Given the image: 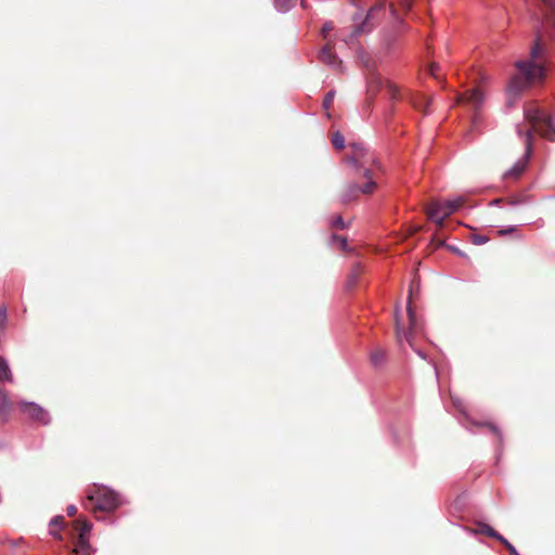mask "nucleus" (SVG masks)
Instances as JSON below:
<instances>
[{
  "label": "nucleus",
  "instance_id": "f257e3e1",
  "mask_svg": "<svg viewBox=\"0 0 555 555\" xmlns=\"http://www.w3.org/2000/svg\"><path fill=\"white\" fill-rule=\"evenodd\" d=\"M386 13V3L379 1L373 4L367 11L360 9L351 16L352 25L350 33L344 38L348 46L353 44L360 36L370 35L382 22Z\"/></svg>",
  "mask_w": 555,
  "mask_h": 555
},
{
  "label": "nucleus",
  "instance_id": "f03ea898",
  "mask_svg": "<svg viewBox=\"0 0 555 555\" xmlns=\"http://www.w3.org/2000/svg\"><path fill=\"white\" fill-rule=\"evenodd\" d=\"M546 46L541 34L538 33L529 52V60L517 61L516 67L528 79H544L546 75Z\"/></svg>",
  "mask_w": 555,
  "mask_h": 555
},
{
  "label": "nucleus",
  "instance_id": "7ed1b4c3",
  "mask_svg": "<svg viewBox=\"0 0 555 555\" xmlns=\"http://www.w3.org/2000/svg\"><path fill=\"white\" fill-rule=\"evenodd\" d=\"M86 499V505L94 511L113 512L121 504L119 494L103 485L88 489Z\"/></svg>",
  "mask_w": 555,
  "mask_h": 555
},
{
  "label": "nucleus",
  "instance_id": "20e7f679",
  "mask_svg": "<svg viewBox=\"0 0 555 555\" xmlns=\"http://www.w3.org/2000/svg\"><path fill=\"white\" fill-rule=\"evenodd\" d=\"M399 313H400V311H399V308L397 307L395 318H396V334H397L398 343L402 344V341L405 340L406 343H409L411 348H413V350L422 359H426L425 353L421 349L414 348V346H413V333L418 331L420 325H418L416 312L412 306V288H410L408 302H406V313H408V318H409V330L408 331H404L402 328Z\"/></svg>",
  "mask_w": 555,
  "mask_h": 555
},
{
  "label": "nucleus",
  "instance_id": "39448f33",
  "mask_svg": "<svg viewBox=\"0 0 555 555\" xmlns=\"http://www.w3.org/2000/svg\"><path fill=\"white\" fill-rule=\"evenodd\" d=\"M525 118L533 126H541L543 134L555 141V116L547 114L540 107L529 106L524 111Z\"/></svg>",
  "mask_w": 555,
  "mask_h": 555
},
{
  "label": "nucleus",
  "instance_id": "423d86ee",
  "mask_svg": "<svg viewBox=\"0 0 555 555\" xmlns=\"http://www.w3.org/2000/svg\"><path fill=\"white\" fill-rule=\"evenodd\" d=\"M464 198L459 196L444 202L431 203L426 209L427 217L430 221L442 227L446 218L455 212L462 206Z\"/></svg>",
  "mask_w": 555,
  "mask_h": 555
},
{
  "label": "nucleus",
  "instance_id": "0eeeda50",
  "mask_svg": "<svg viewBox=\"0 0 555 555\" xmlns=\"http://www.w3.org/2000/svg\"><path fill=\"white\" fill-rule=\"evenodd\" d=\"M451 400H452L454 408H456L461 414L459 416V422L463 427H465L466 429H468L470 431H474V428H488L489 431H491L499 438V440L502 439V433L495 424L490 423V422L475 421L467 413L464 402L460 398L451 396Z\"/></svg>",
  "mask_w": 555,
  "mask_h": 555
},
{
  "label": "nucleus",
  "instance_id": "6e6552de",
  "mask_svg": "<svg viewBox=\"0 0 555 555\" xmlns=\"http://www.w3.org/2000/svg\"><path fill=\"white\" fill-rule=\"evenodd\" d=\"M517 132L519 135H525L526 137V151H525V154L522 156V158L518 159L509 169H507L504 173H503V178L506 179V178H519L521 176V173L524 172L526 166H527V162H528V158L530 157V154H531V149H532V131L531 130H526L525 132H522V130L517 127Z\"/></svg>",
  "mask_w": 555,
  "mask_h": 555
},
{
  "label": "nucleus",
  "instance_id": "1a4fd4ad",
  "mask_svg": "<svg viewBox=\"0 0 555 555\" xmlns=\"http://www.w3.org/2000/svg\"><path fill=\"white\" fill-rule=\"evenodd\" d=\"M538 79H528L525 75H515L509 79V82L506 88V105L508 107H513L517 100L520 98L522 91L528 88V86L537 81Z\"/></svg>",
  "mask_w": 555,
  "mask_h": 555
},
{
  "label": "nucleus",
  "instance_id": "9d476101",
  "mask_svg": "<svg viewBox=\"0 0 555 555\" xmlns=\"http://www.w3.org/2000/svg\"><path fill=\"white\" fill-rule=\"evenodd\" d=\"M20 410L25 414L31 422L39 425L46 426L51 423L49 412L34 401H21L18 403Z\"/></svg>",
  "mask_w": 555,
  "mask_h": 555
},
{
  "label": "nucleus",
  "instance_id": "9b49d317",
  "mask_svg": "<svg viewBox=\"0 0 555 555\" xmlns=\"http://www.w3.org/2000/svg\"><path fill=\"white\" fill-rule=\"evenodd\" d=\"M376 188V183L373 179H370V181H366L363 185H360L357 182H350L347 186L345 192L341 195V202L344 204H348L350 202H353L358 199L360 194H370L372 193Z\"/></svg>",
  "mask_w": 555,
  "mask_h": 555
},
{
  "label": "nucleus",
  "instance_id": "f8f14e48",
  "mask_svg": "<svg viewBox=\"0 0 555 555\" xmlns=\"http://www.w3.org/2000/svg\"><path fill=\"white\" fill-rule=\"evenodd\" d=\"M319 60L331 68L338 70L340 73L344 72L345 67L343 65V61L339 56L333 52L328 46H324L319 52Z\"/></svg>",
  "mask_w": 555,
  "mask_h": 555
},
{
  "label": "nucleus",
  "instance_id": "ddd939ff",
  "mask_svg": "<svg viewBox=\"0 0 555 555\" xmlns=\"http://www.w3.org/2000/svg\"><path fill=\"white\" fill-rule=\"evenodd\" d=\"M349 146L353 151V155L347 156L345 158L346 164L353 166V168L358 171L363 167V163L360 160V156L364 155L365 146L363 143L353 142L349 143Z\"/></svg>",
  "mask_w": 555,
  "mask_h": 555
},
{
  "label": "nucleus",
  "instance_id": "4468645a",
  "mask_svg": "<svg viewBox=\"0 0 555 555\" xmlns=\"http://www.w3.org/2000/svg\"><path fill=\"white\" fill-rule=\"evenodd\" d=\"M461 101L470 104L474 109H479L483 104L485 95L479 88H473L462 95Z\"/></svg>",
  "mask_w": 555,
  "mask_h": 555
},
{
  "label": "nucleus",
  "instance_id": "2eb2a0df",
  "mask_svg": "<svg viewBox=\"0 0 555 555\" xmlns=\"http://www.w3.org/2000/svg\"><path fill=\"white\" fill-rule=\"evenodd\" d=\"M75 555H92L94 551L92 550L87 538L78 539L74 548Z\"/></svg>",
  "mask_w": 555,
  "mask_h": 555
},
{
  "label": "nucleus",
  "instance_id": "dca6fc26",
  "mask_svg": "<svg viewBox=\"0 0 555 555\" xmlns=\"http://www.w3.org/2000/svg\"><path fill=\"white\" fill-rule=\"evenodd\" d=\"M0 380L10 383L13 382L9 362L3 357H0Z\"/></svg>",
  "mask_w": 555,
  "mask_h": 555
},
{
  "label": "nucleus",
  "instance_id": "f3484780",
  "mask_svg": "<svg viewBox=\"0 0 555 555\" xmlns=\"http://www.w3.org/2000/svg\"><path fill=\"white\" fill-rule=\"evenodd\" d=\"M295 4V0H274V7L280 13H287Z\"/></svg>",
  "mask_w": 555,
  "mask_h": 555
},
{
  "label": "nucleus",
  "instance_id": "a211bd4d",
  "mask_svg": "<svg viewBox=\"0 0 555 555\" xmlns=\"http://www.w3.org/2000/svg\"><path fill=\"white\" fill-rule=\"evenodd\" d=\"M386 359V354L383 350H376L371 353V362L375 367L380 366Z\"/></svg>",
  "mask_w": 555,
  "mask_h": 555
},
{
  "label": "nucleus",
  "instance_id": "6ab92c4d",
  "mask_svg": "<svg viewBox=\"0 0 555 555\" xmlns=\"http://www.w3.org/2000/svg\"><path fill=\"white\" fill-rule=\"evenodd\" d=\"M62 519H63L62 516H55L50 520V534L55 538H59V539H61V534H60L59 530H56L54 528L61 527Z\"/></svg>",
  "mask_w": 555,
  "mask_h": 555
},
{
  "label": "nucleus",
  "instance_id": "aec40b11",
  "mask_svg": "<svg viewBox=\"0 0 555 555\" xmlns=\"http://www.w3.org/2000/svg\"><path fill=\"white\" fill-rule=\"evenodd\" d=\"M10 412V402L7 395L0 389V414L7 416Z\"/></svg>",
  "mask_w": 555,
  "mask_h": 555
},
{
  "label": "nucleus",
  "instance_id": "412c9836",
  "mask_svg": "<svg viewBox=\"0 0 555 555\" xmlns=\"http://www.w3.org/2000/svg\"><path fill=\"white\" fill-rule=\"evenodd\" d=\"M478 528L477 530H474V533H480V534H486L488 537H491L495 534V530L489 526L488 524H485V522H478Z\"/></svg>",
  "mask_w": 555,
  "mask_h": 555
},
{
  "label": "nucleus",
  "instance_id": "4be33fe9",
  "mask_svg": "<svg viewBox=\"0 0 555 555\" xmlns=\"http://www.w3.org/2000/svg\"><path fill=\"white\" fill-rule=\"evenodd\" d=\"M531 203V197L528 196V195H521V196H516L512 199L508 201V205L512 206V207H516V206H520V205H526V204H529Z\"/></svg>",
  "mask_w": 555,
  "mask_h": 555
},
{
  "label": "nucleus",
  "instance_id": "5701e85b",
  "mask_svg": "<svg viewBox=\"0 0 555 555\" xmlns=\"http://www.w3.org/2000/svg\"><path fill=\"white\" fill-rule=\"evenodd\" d=\"M332 144L336 150H343L346 146L345 138L339 131L334 133L332 138Z\"/></svg>",
  "mask_w": 555,
  "mask_h": 555
},
{
  "label": "nucleus",
  "instance_id": "b1692460",
  "mask_svg": "<svg viewBox=\"0 0 555 555\" xmlns=\"http://www.w3.org/2000/svg\"><path fill=\"white\" fill-rule=\"evenodd\" d=\"M357 53H358V59L361 61V63L364 65V67L367 69H371V61H370L367 53L364 51V49L359 48Z\"/></svg>",
  "mask_w": 555,
  "mask_h": 555
},
{
  "label": "nucleus",
  "instance_id": "393cba45",
  "mask_svg": "<svg viewBox=\"0 0 555 555\" xmlns=\"http://www.w3.org/2000/svg\"><path fill=\"white\" fill-rule=\"evenodd\" d=\"M335 93H336L335 90H330L324 95L323 103H322V106H323L324 109H330V107L333 104V101H334V98H335Z\"/></svg>",
  "mask_w": 555,
  "mask_h": 555
},
{
  "label": "nucleus",
  "instance_id": "a878e982",
  "mask_svg": "<svg viewBox=\"0 0 555 555\" xmlns=\"http://www.w3.org/2000/svg\"><path fill=\"white\" fill-rule=\"evenodd\" d=\"M8 322V309L5 305L0 306V330L3 331Z\"/></svg>",
  "mask_w": 555,
  "mask_h": 555
},
{
  "label": "nucleus",
  "instance_id": "bb28decb",
  "mask_svg": "<svg viewBox=\"0 0 555 555\" xmlns=\"http://www.w3.org/2000/svg\"><path fill=\"white\" fill-rule=\"evenodd\" d=\"M332 228L345 229L346 224L341 216L337 215L330 221Z\"/></svg>",
  "mask_w": 555,
  "mask_h": 555
},
{
  "label": "nucleus",
  "instance_id": "cd10ccee",
  "mask_svg": "<svg viewBox=\"0 0 555 555\" xmlns=\"http://www.w3.org/2000/svg\"><path fill=\"white\" fill-rule=\"evenodd\" d=\"M492 538H494L495 540H498L500 543H502L507 551H511L512 548H514L515 546L509 543L502 534H500L498 531H495V534L492 535Z\"/></svg>",
  "mask_w": 555,
  "mask_h": 555
},
{
  "label": "nucleus",
  "instance_id": "c85d7f7f",
  "mask_svg": "<svg viewBox=\"0 0 555 555\" xmlns=\"http://www.w3.org/2000/svg\"><path fill=\"white\" fill-rule=\"evenodd\" d=\"M492 538H494L495 540H498L500 543H502L507 551H511L512 548H514L515 546L509 543L502 534H500L498 531H495V534L492 535Z\"/></svg>",
  "mask_w": 555,
  "mask_h": 555
},
{
  "label": "nucleus",
  "instance_id": "c756f323",
  "mask_svg": "<svg viewBox=\"0 0 555 555\" xmlns=\"http://www.w3.org/2000/svg\"><path fill=\"white\" fill-rule=\"evenodd\" d=\"M492 538H494L495 540H498L500 543H502L507 551H511L512 548H514L515 546L509 543L502 534H500L498 531H495V534L492 535Z\"/></svg>",
  "mask_w": 555,
  "mask_h": 555
},
{
  "label": "nucleus",
  "instance_id": "7c9ffc66",
  "mask_svg": "<svg viewBox=\"0 0 555 555\" xmlns=\"http://www.w3.org/2000/svg\"><path fill=\"white\" fill-rule=\"evenodd\" d=\"M492 538H494L495 540H498L500 543H502L507 551H511L512 548H514L515 546L509 543L502 534H500L498 531H495V534L492 535Z\"/></svg>",
  "mask_w": 555,
  "mask_h": 555
},
{
  "label": "nucleus",
  "instance_id": "2f4dec72",
  "mask_svg": "<svg viewBox=\"0 0 555 555\" xmlns=\"http://www.w3.org/2000/svg\"><path fill=\"white\" fill-rule=\"evenodd\" d=\"M492 538H494L495 540H498L500 543H502L507 551H511L512 548H514L515 546L509 543L502 534H500L498 531H495V534L492 535Z\"/></svg>",
  "mask_w": 555,
  "mask_h": 555
},
{
  "label": "nucleus",
  "instance_id": "473e14b6",
  "mask_svg": "<svg viewBox=\"0 0 555 555\" xmlns=\"http://www.w3.org/2000/svg\"><path fill=\"white\" fill-rule=\"evenodd\" d=\"M489 242V237L486 235L474 234L472 236V243L475 245H482Z\"/></svg>",
  "mask_w": 555,
  "mask_h": 555
},
{
  "label": "nucleus",
  "instance_id": "72a5a7b5",
  "mask_svg": "<svg viewBox=\"0 0 555 555\" xmlns=\"http://www.w3.org/2000/svg\"><path fill=\"white\" fill-rule=\"evenodd\" d=\"M396 41V35L391 34L383 40V46L389 52Z\"/></svg>",
  "mask_w": 555,
  "mask_h": 555
},
{
  "label": "nucleus",
  "instance_id": "f704fd0d",
  "mask_svg": "<svg viewBox=\"0 0 555 555\" xmlns=\"http://www.w3.org/2000/svg\"><path fill=\"white\" fill-rule=\"evenodd\" d=\"M92 525L88 521H85L80 528L79 537L78 539L86 538V535L91 531Z\"/></svg>",
  "mask_w": 555,
  "mask_h": 555
},
{
  "label": "nucleus",
  "instance_id": "c9c22d12",
  "mask_svg": "<svg viewBox=\"0 0 555 555\" xmlns=\"http://www.w3.org/2000/svg\"><path fill=\"white\" fill-rule=\"evenodd\" d=\"M358 281V272L354 270L352 271L347 280V287L351 288L357 284Z\"/></svg>",
  "mask_w": 555,
  "mask_h": 555
},
{
  "label": "nucleus",
  "instance_id": "e433bc0d",
  "mask_svg": "<svg viewBox=\"0 0 555 555\" xmlns=\"http://www.w3.org/2000/svg\"><path fill=\"white\" fill-rule=\"evenodd\" d=\"M334 29L332 22H325L321 28V34L325 37L330 31Z\"/></svg>",
  "mask_w": 555,
  "mask_h": 555
},
{
  "label": "nucleus",
  "instance_id": "4c0bfd02",
  "mask_svg": "<svg viewBox=\"0 0 555 555\" xmlns=\"http://www.w3.org/2000/svg\"><path fill=\"white\" fill-rule=\"evenodd\" d=\"M516 229H517L516 225H508V227H506L504 229L499 230V235L505 236L507 234H511V233L515 232Z\"/></svg>",
  "mask_w": 555,
  "mask_h": 555
},
{
  "label": "nucleus",
  "instance_id": "58836bf2",
  "mask_svg": "<svg viewBox=\"0 0 555 555\" xmlns=\"http://www.w3.org/2000/svg\"><path fill=\"white\" fill-rule=\"evenodd\" d=\"M332 241H339V244H340V247L341 249H346L347 248V240L343 236H339V235H336V234H333L332 235Z\"/></svg>",
  "mask_w": 555,
  "mask_h": 555
},
{
  "label": "nucleus",
  "instance_id": "ea45409f",
  "mask_svg": "<svg viewBox=\"0 0 555 555\" xmlns=\"http://www.w3.org/2000/svg\"><path fill=\"white\" fill-rule=\"evenodd\" d=\"M362 176L366 179V181H370L372 178V171L370 168H363Z\"/></svg>",
  "mask_w": 555,
  "mask_h": 555
},
{
  "label": "nucleus",
  "instance_id": "a19ab883",
  "mask_svg": "<svg viewBox=\"0 0 555 555\" xmlns=\"http://www.w3.org/2000/svg\"><path fill=\"white\" fill-rule=\"evenodd\" d=\"M66 513L68 516H74L77 513V507L75 505H68L66 507Z\"/></svg>",
  "mask_w": 555,
  "mask_h": 555
},
{
  "label": "nucleus",
  "instance_id": "79ce46f5",
  "mask_svg": "<svg viewBox=\"0 0 555 555\" xmlns=\"http://www.w3.org/2000/svg\"><path fill=\"white\" fill-rule=\"evenodd\" d=\"M547 8L555 11V0H541Z\"/></svg>",
  "mask_w": 555,
  "mask_h": 555
},
{
  "label": "nucleus",
  "instance_id": "37998d69",
  "mask_svg": "<svg viewBox=\"0 0 555 555\" xmlns=\"http://www.w3.org/2000/svg\"><path fill=\"white\" fill-rule=\"evenodd\" d=\"M350 4L357 9L356 12H360V9H363L362 4L358 0H350Z\"/></svg>",
  "mask_w": 555,
  "mask_h": 555
},
{
  "label": "nucleus",
  "instance_id": "c03bdc74",
  "mask_svg": "<svg viewBox=\"0 0 555 555\" xmlns=\"http://www.w3.org/2000/svg\"><path fill=\"white\" fill-rule=\"evenodd\" d=\"M402 5H403L404 8H406L408 10H411V9H412L413 3H412V1H411V0H402Z\"/></svg>",
  "mask_w": 555,
  "mask_h": 555
},
{
  "label": "nucleus",
  "instance_id": "a18cd8bd",
  "mask_svg": "<svg viewBox=\"0 0 555 555\" xmlns=\"http://www.w3.org/2000/svg\"><path fill=\"white\" fill-rule=\"evenodd\" d=\"M437 68H438L437 64L433 63V64L430 65V67H429V73H430V75L436 76V70H437Z\"/></svg>",
  "mask_w": 555,
  "mask_h": 555
},
{
  "label": "nucleus",
  "instance_id": "49530a36",
  "mask_svg": "<svg viewBox=\"0 0 555 555\" xmlns=\"http://www.w3.org/2000/svg\"><path fill=\"white\" fill-rule=\"evenodd\" d=\"M502 203V198H494L489 203V206H499Z\"/></svg>",
  "mask_w": 555,
  "mask_h": 555
},
{
  "label": "nucleus",
  "instance_id": "de8ad7c7",
  "mask_svg": "<svg viewBox=\"0 0 555 555\" xmlns=\"http://www.w3.org/2000/svg\"><path fill=\"white\" fill-rule=\"evenodd\" d=\"M450 249H451L452 251L456 253V254H457V255H460V256H463V255H464V254H463V253H462L457 247L452 246V247H450Z\"/></svg>",
  "mask_w": 555,
  "mask_h": 555
},
{
  "label": "nucleus",
  "instance_id": "09e8293b",
  "mask_svg": "<svg viewBox=\"0 0 555 555\" xmlns=\"http://www.w3.org/2000/svg\"><path fill=\"white\" fill-rule=\"evenodd\" d=\"M300 7H301L302 9H308V7H309V5H308V3H307V1H306V0H301V1H300Z\"/></svg>",
  "mask_w": 555,
  "mask_h": 555
},
{
  "label": "nucleus",
  "instance_id": "8fccbe9b",
  "mask_svg": "<svg viewBox=\"0 0 555 555\" xmlns=\"http://www.w3.org/2000/svg\"><path fill=\"white\" fill-rule=\"evenodd\" d=\"M511 555H519L518 551L516 550V547L512 548L511 551H508Z\"/></svg>",
  "mask_w": 555,
  "mask_h": 555
},
{
  "label": "nucleus",
  "instance_id": "3c124183",
  "mask_svg": "<svg viewBox=\"0 0 555 555\" xmlns=\"http://www.w3.org/2000/svg\"><path fill=\"white\" fill-rule=\"evenodd\" d=\"M390 13L396 16V10L393 8H390Z\"/></svg>",
  "mask_w": 555,
  "mask_h": 555
},
{
  "label": "nucleus",
  "instance_id": "603ef678",
  "mask_svg": "<svg viewBox=\"0 0 555 555\" xmlns=\"http://www.w3.org/2000/svg\"><path fill=\"white\" fill-rule=\"evenodd\" d=\"M390 90H392L393 94L396 93V90L393 89V87H390Z\"/></svg>",
  "mask_w": 555,
  "mask_h": 555
},
{
  "label": "nucleus",
  "instance_id": "864d4df0",
  "mask_svg": "<svg viewBox=\"0 0 555 555\" xmlns=\"http://www.w3.org/2000/svg\"><path fill=\"white\" fill-rule=\"evenodd\" d=\"M390 90H392L393 94L396 93V90L393 89V87H390Z\"/></svg>",
  "mask_w": 555,
  "mask_h": 555
}]
</instances>
